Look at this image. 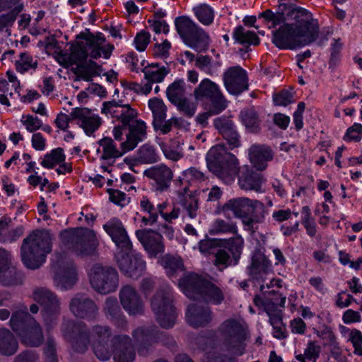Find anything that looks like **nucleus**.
Here are the masks:
<instances>
[{"mask_svg":"<svg viewBox=\"0 0 362 362\" xmlns=\"http://www.w3.org/2000/svg\"><path fill=\"white\" fill-rule=\"evenodd\" d=\"M62 334L72 349L78 353H84L92 343L96 357L100 361H107L113 355L115 362H132L135 351L131 337L127 334L116 335L107 344L111 335L109 327L95 325L89 333L83 322L67 320L63 323Z\"/></svg>","mask_w":362,"mask_h":362,"instance_id":"obj_1","label":"nucleus"},{"mask_svg":"<svg viewBox=\"0 0 362 362\" xmlns=\"http://www.w3.org/2000/svg\"><path fill=\"white\" fill-rule=\"evenodd\" d=\"M269 28L279 26L273 32L272 42L280 49H295L315 42L319 35L317 19L308 10L296 5H281L274 13L269 9L259 14Z\"/></svg>","mask_w":362,"mask_h":362,"instance_id":"obj_2","label":"nucleus"},{"mask_svg":"<svg viewBox=\"0 0 362 362\" xmlns=\"http://www.w3.org/2000/svg\"><path fill=\"white\" fill-rule=\"evenodd\" d=\"M222 210L224 214L232 211L235 218L241 219L244 229L250 233H254L258 229V225L265 220L264 204L247 197L230 199L223 204Z\"/></svg>","mask_w":362,"mask_h":362,"instance_id":"obj_3","label":"nucleus"},{"mask_svg":"<svg viewBox=\"0 0 362 362\" xmlns=\"http://www.w3.org/2000/svg\"><path fill=\"white\" fill-rule=\"evenodd\" d=\"M178 286L183 293L191 299L214 305H219L224 300L223 292L218 286L195 274L183 276Z\"/></svg>","mask_w":362,"mask_h":362,"instance_id":"obj_4","label":"nucleus"},{"mask_svg":"<svg viewBox=\"0 0 362 362\" xmlns=\"http://www.w3.org/2000/svg\"><path fill=\"white\" fill-rule=\"evenodd\" d=\"M207 167L224 182L230 184L234 180L239 169L238 158L226 151L224 145L211 147L206 157Z\"/></svg>","mask_w":362,"mask_h":362,"instance_id":"obj_5","label":"nucleus"},{"mask_svg":"<svg viewBox=\"0 0 362 362\" xmlns=\"http://www.w3.org/2000/svg\"><path fill=\"white\" fill-rule=\"evenodd\" d=\"M51 252V238L47 233H33L23 240L21 246V259L29 269L39 268L45 262L46 256Z\"/></svg>","mask_w":362,"mask_h":362,"instance_id":"obj_6","label":"nucleus"},{"mask_svg":"<svg viewBox=\"0 0 362 362\" xmlns=\"http://www.w3.org/2000/svg\"><path fill=\"white\" fill-rule=\"evenodd\" d=\"M78 37L85 42L78 43L74 49L71 58L74 63L86 60L88 56L95 59L101 57L106 59L110 57L114 47L105 43V38L102 33L94 35L91 33H81Z\"/></svg>","mask_w":362,"mask_h":362,"instance_id":"obj_7","label":"nucleus"},{"mask_svg":"<svg viewBox=\"0 0 362 362\" xmlns=\"http://www.w3.org/2000/svg\"><path fill=\"white\" fill-rule=\"evenodd\" d=\"M60 235L65 246L78 256H91L96 253L99 241L93 230L73 228L62 231Z\"/></svg>","mask_w":362,"mask_h":362,"instance_id":"obj_8","label":"nucleus"},{"mask_svg":"<svg viewBox=\"0 0 362 362\" xmlns=\"http://www.w3.org/2000/svg\"><path fill=\"white\" fill-rule=\"evenodd\" d=\"M173 300L172 288L168 284L158 288L151 300V308L156 321L165 329L173 327L177 317Z\"/></svg>","mask_w":362,"mask_h":362,"instance_id":"obj_9","label":"nucleus"},{"mask_svg":"<svg viewBox=\"0 0 362 362\" xmlns=\"http://www.w3.org/2000/svg\"><path fill=\"white\" fill-rule=\"evenodd\" d=\"M218 332L224 345L230 351L237 356L243 354L247 330L240 320L235 318L224 320L218 327Z\"/></svg>","mask_w":362,"mask_h":362,"instance_id":"obj_10","label":"nucleus"},{"mask_svg":"<svg viewBox=\"0 0 362 362\" xmlns=\"http://www.w3.org/2000/svg\"><path fill=\"white\" fill-rule=\"evenodd\" d=\"M175 26L185 44L189 47L197 52L207 47V34L189 17L182 16L175 18Z\"/></svg>","mask_w":362,"mask_h":362,"instance_id":"obj_11","label":"nucleus"},{"mask_svg":"<svg viewBox=\"0 0 362 362\" xmlns=\"http://www.w3.org/2000/svg\"><path fill=\"white\" fill-rule=\"evenodd\" d=\"M10 325L12 329L18 334L22 333L30 326L35 329L36 337L33 339L30 334L23 337V343L29 346H39L44 340V336L40 324L28 313L26 306L14 312L10 319Z\"/></svg>","mask_w":362,"mask_h":362,"instance_id":"obj_12","label":"nucleus"},{"mask_svg":"<svg viewBox=\"0 0 362 362\" xmlns=\"http://www.w3.org/2000/svg\"><path fill=\"white\" fill-rule=\"evenodd\" d=\"M88 278L92 288L101 294L115 291L119 285V275L117 270L112 267L100 263H96L91 267L88 272Z\"/></svg>","mask_w":362,"mask_h":362,"instance_id":"obj_13","label":"nucleus"},{"mask_svg":"<svg viewBox=\"0 0 362 362\" xmlns=\"http://www.w3.org/2000/svg\"><path fill=\"white\" fill-rule=\"evenodd\" d=\"M197 101H206L212 114H219L228 106V102L220 86L209 78H204L194 90Z\"/></svg>","mask_w":362,"mask_h":362,"instance_id":"obj_14","label":"nucleus"},{"mask_svg":"<svg viewBox=\"0 0 362 362\" xmlns=\"http://www.w3.org/2000/svg\"><path fill=\"white\" fill-rule=\"evenodd\" d=\"M32 298L42 306L41 313L45 325L52 327L61 312L60 300L57 295L47 288L38 287L33 289Z\"/></svg>","mask_w":362,"mask_h":362,"instance_id":"obj_15","label":"nucleus"},{"mask_svg":"<svg viewBox=\"0 0 362 362\" xmlns=\"http://www.w3.org/2000/svg\"><path fill=\"white\" fill-rule=\"evenodd\" d=\"M132 336L138 344V353L141 356L147 355L156 343L162 342L170 346L175 342L172 337L160 332L156 325L139 327L133 331Z\"/></svg>","mask_w":362,"mask_h":362,"instance_id":"obj_16","label":"nucleus"},{"mask_svg":"<svg viewBox=\"0 0 362 362\" xmlns=\"http://www.w3.org/2000/svg\"><path fill=\"white\" fill-rule=\"evenodd\" d=\"M55 275L54 281L56 286L62 290L71 288L78 280L76 267L72 260L62 254H55L52 259Z\"/></svg>","mask_w":362,"mask_h":362,"instance_id":"obj_17","label":"nucleus"},{"mask_svg":"<svg viewBox=\"0 0 362 362\" xmlns=\"http://www.w3.org/2000/svg\"><path fill=\"white\" fill-rule=\"evenodd\" d=\"M244 240L240 235L228 239L223 248L214 254V264L220 271L238 264L242 254Z\"/></svg>","mask_w":362,"mask_h":362,"instance_id":"obj_18","label":"nucleus"},{"mask_svg":"<svg viewBox=\"0 0 362 362\" xmlns=\"http://www.w3.org/2000/svg\"><path fill=\"white\" fill-rule=\"evenodd\" d=\"M124 251H116L115 257L120 271L127 276L137 279L141 276L146 268V263L140 254H132Z\"/></svg>","mask_w":362,"mask_h":362,"instance_id":"obj_19","label":"nucleus"},{"mask_svg":"<svg viewBox=\"0 0 362 362\" xmlns=\"http://www.w3.org/2000/svg\"><path fill=\"white\" fill-rule=\"evenodd\" d=\"M72 119L77 120L78 125L88 136H94V133L103 124L102 118L86 107H76L71 112Z\"/></svg>","mask_w":362,"mask_h":362,"instance_id":"obj_20","label":"nucleus"},{"mask_svg":"<svg viewBox=\"0 0 362 362\" xmlns=\"http://www.w3.org/2000/svg\"><path fill=\"white\" fill-rule=\"evenodd\" d=\"M103 228L116 245L117 251L122 250L127 253L132 250V243L119 218H111L103 225Z\"/></svg>","mask_w":362,"mask_h":362,"instance_id":"obj_21","label":"nucleus"},{"mask_svg":"<svg viewBox=\"0 0 362 362\" xmlns=\"http://www.w3.org/2000/svg\"><path fill=\"white\" fill-rule=\"evenodd\" d=\"M136 236L151 258L156 257L165 251L162 235L153 230H137Z\"/></svg>","mask_w":362,"mask_h":362,"instance_id":"obj_22","label":"nucleus"},{"mask_svg":"<svg viewBox=\"0 0 362 362\" xmlns=\"http://www.w3.org/2000/svg\"><path fill=\"white\" fill-rule=\"evenodd\" d=\"M123 126L128 127V133L126 134V141L121 144L120 148L124 152H128L135 148L139 142L146 138L147 127L144 121L136 119V117L128 119Z\"/></svg>","mask_w":362,"mask_h":362,"instance_id":"obj_23","label":"nucleus"},{"mask_svg":"<svg viewBox=\"0 0 362 362\" xmlns=\"http://www.w3.org/2000/svg\"><path fill=\"white\" fill-rule=\"evenodd\" d=\"M223 83L229 93L239 95L247 90V76L240 66L228 68L223 74Z\"/></svg>","mask_w":362,"mask_h":362,"instance_id":"obj_24","label":"nucleus"},{"mask_svg":"<svg viewBox=\"0 0 362 362\" xmlns=\"http://www.w3.org/2000/svg\"><path fill=\"white\" fill-rule=\"evenodd\" d=\"M69 310L77 317L93 320L98 314V308L95 302L83 294H77L69 303Z\"/></svg>","mask_w":362,"mask_h":362,"instance_id":"obj_25","label":"nucleus"},{"mask_svg":"<svg viewBox=\"0 0 362 362\" xmlns=\"http://www.w3.org/2000/svg\"><path fill=\"white\" fill-rule=\"evenodd\" d=\"M119 300L124 310L129 315H141L144 303L137 291L130 285L124 286L119 291Z\"/></svg>","mask_w":362,"mask_h":362,"instance_id":"obj_26","label":"nucleus"},{"mask_svg":"<svg viewBox=\"0 0 362 362\" xmlns=\"http://www.w3.org/2000/svg\"><path fill=\"white\" fill-rule=\"evenodd\" d=\"M11 254L0 249V283L5 286H13L21 283V274L11 265Z\"/></svg>","mask_w":362,"mask_h":362,"instance_id":"obj_27","label":"nucleus"},{"mask_svg":"<svg viewBox=\"0 0 362 362\" xmlns=\"http://www.w3.org/2000/svg\"><path fill=\"white\" fill-rule=\"evenodd\" d=\"M248 157L256 170L263 171L267 168L268 163L273 160L274 152L267 145L255 144L248 148Z\"/></svg>","mask_w":362,"mask_h":362,"instance_id":"obj_28","label":"nucleus"},{"mask_svg":"<svg viewBox=\"0 0 362 362\" xmlns=\"http://www.w3.org/2000/svg\"><path fill=\"white\" fill-rule=\"evenodd\" d=\"M144 175L153 181V187L159 192L169 187L173 177L172 170L165 165L151 167L144 171Z\"/></svg>","mask_w":362,"mask_h":362,"instance_id":"obj_29","label":"nucleus"},{"mask_svg":"<svg viewBox=\"0 0 362 362\" xmlns=\"http://www.w3.org/2000/svg\"><path fill=\"white\" fill-rule=\"evenodd\" d=\"M101 112L107 116L118 119L122 124L128 119L137 117V112L129 105H122L120 102L115 100L104 102Z\"/></svg>","mask_w":362,"mask_h":362,"instance_id":"obj_30","label":"nucleus"},{"mask_svg":"<svg viewBox=\"0 0 362 362\" xmlns=\"http://www.w3.org/2000/svg\"><path fill=\"white\" fill-rule=\"evenodd\" d=\"M185 315L187 323L193 327H204L213 318L212 312L208 306L199 305L197 303L190 304Z\"/></svg>","mask_w":362,"mask_h":362,"instance_id":"obj_31","label":"nucleus"},{"mask_svg":"<svg viewBox=\"0 0 362 362\" xmlns=\"http://www.w3.org/2000/svg\"><path fill=\"white\" fill-rule=\"evenodd\" d=\"M272 262L264 254L257 253L252 257L248 273L253 280L264 282L267 275L272 272Z\"/></svg>","mask_w":362,"mask_h":362,"instance_id":"obj_32","label":"nucleus"},{"mask_svg":"<svg viewBox=\"0 0 362 362\" xmlns=\"http://www.w3.org/2000/svg\"><path fill=\"white\" fill-rule=\"evenodd\" d=\"M103 310L105 317L116 327L121 329H124L126 328L127 321L121 310L116 298H107Z\"/></svg>","mask_w":362,"mask_h":362,"instance_id":"obj_33","label":"nucleus"},{"mask_svg":"<svg viewBox=\"0 0 362 362\" xmlns=\"http://www.w3.org/2000/svg\"><path fill=\"white\" fill-rule=\"evenodd\" d=\"M264 182L265 179L262 174L249 169L242 173L238 178V184L241 189L257 192H262V185Z\"/></svg>","mask_w":362,"mask_h":362,"instance_id":"obj_34","label":"nucleus"},{"mask_svg":"<svg viewBox=\"0 0 362 362\" xmlns=\"http://www.w3.org/2000/svg\"><path fill=\"white\" fill-rule=\"evenodd\" d=\"M177 204L181 209L182 217L195 219L199 214V200L190 194H182L179 197Z\"/></svg>","mask_w":362,"mask_h":362,"instance_id":"obj_35","label":"nucleus"},{"mask_svg":"<svg viewBox=\"0 0 362 362\" xmlns=\"http://www.w3.org/2000/svg\"><path fill=\"white\" fill-rule=\"evenodd\" d=\"M254 302L257 305H261L267 315L281 312L280 308H284L286 303V297L272 291V298L262 299L259 296L254 298Z\"/></svg>","mask_w":362,"mask_h":362,"instance_id":"obj_36","label":"nucleus"},{"mask_svg":"<svg viewBox=\"0 0 362 362\" xmlns=\"http://www.w3.org/2000/svg\"><path fill=\"white\" fill-rule=\"evenodd\" d=\"M170 69L158 63H152L142 69L144 78L151 83H161L165 76L170 73Z\"/></svg>","mask_w":362,"mask_h":362,"instance_id":"obj_37","label":"nucleus"},{"mask_svg":"<svg viewBox=\"0 0 362 362\" xmlns=\"http://www.w3.org/2000/svg\"><path fill=\"white\" fill-rule=\"evenodd\" d=\"M98 152H102L100 158L103 160L115 159L121 157L126 152L121 148H117L114 141L110 137H104L98 141Z\"/></svg>","mask_w":362,"mask_h":362,"instance_id":"obj_38","label":"nucleus"},{"mask_svg":"<svg viewBox=\"0 0 362 362\" xmlns=\"http://www.w3.org/2000/svg\"><path fill=\"white\" fill-rule=\"evenodd\" d=\"M18 349V342L7 329H0V352L5 356L14 354Z\"/></svg>","mask_w":362,"mask_h":362,"instance_id":"obj_39","label":"nucleus"},{"mask_svg":"<svg viewBox=\"0 0 362 362\" xmlns=\"http://www.w3.org/2000/svg\"><path fill=\"white\" fill-rule=\"evenodd\" d=\"M38 61L28 52H21L15 60V67L18 73L22 74L28 71H35Z\"/></svg>","mask_w":362,"mask_h":362,"instance_id":"obj_40","label":"nucleus"},{"mask_svg":"<svg viewBox=\"0 0 362 362\" xmlns=\"http://www.w3.org/2000/svg\"><path fill=\"white\" fill-rule=\"evenodd\" d=\"M159 262L170 278H173L177 272L183 270V263L179 257L166 255L159 260Z\"/></svg>","mask_w":362,"mask_h":362,"instance_id":"obj_41","label":"nucleus"},{"mask_svg":"<svg viewBox=\"0 0 362 362\" xmlns=\"http://www.w3.org/2000/svg\"><path fill=\"white\" fill-rule=\"evenodd\" d=\"M101 71V66L96 62L90 61L88 64L83 66H78L75 69V74L77 80H83L90 81L94 76H99Z\"/></svg>","mask_w":362,"mask_h":362,"instance_id":"obj_42","label":"nucleus"},{"mask_svg":"<svg viewBox=\"0 0 362 362\" xmlns=\"http://www.w3.org/2000/svg\"><path fill=\"white\" fill-rule=\"evenodd\" d=\"M237 225L232 221H225L220 218H215L211 224L209 233L212 235L237 234Z\"/></svg>","mask_w":362,"mask_h":362,"instance_id":"obj_43","label":"nucleus"},{"mask_svg":"<svg viewBox=\"0 0 362 362\" xmlns=\"http://www.w3.org/2000/svg\"><path fill=\"white\" fill-rule=\"evenodd\" d=\"M240 117L246 130L250 133H258L261 128V120L257 113L252 109L246 110L240 112Z\"/></svg>","mask_w":362,"mask_h":362,"instance_id":"obj_44","label":"nucleus"},{"mask_svg":"<svg viewBox=\"0 0 362 362\" xmlns=\"http://www.w3.org/2000/svg\"><path fill=\"white\" fill-rule=\"evenodd\" d=\"M195 66L205 74L209 76H214L217 75L221 63L213 60L209 56L199 55L195 59Z\"/></svg>","mask_w":362,"mask_h":362,"instance_id":"obj_45","label":"nucleus"},{"mask_svg":"<svg viewBox=\"0 0 362 362\" xmlns=\"http://www.w3.org/2000/svg\"><path fill=\"white\" fill-rule=\"evenodd\" d=\"M322 352L321 346L315 341H309L304 349L303 354H296L295 357L299 362H317Z\"/></svg>","mask_w":362,"mask_h":362,"instance_id":"obj_46","label":"nucleus"},{"mask_svg":"<svg viewBox=\"0 0 362 362\" xmlns=\"http://www.w3.org/2000/svg\"><path fill=\"white\" fill-rule=\"evenodd\" d=\"M168 205V202H164L155 206L147 197H142L140 200L141 209L148 214L150 220L153 222H157L158 214L160 215L162 210H165Z\"/></svg>","mask_w":362,"mask_h":362,"instance_id":"obj_47","label":"nucleus"},{"mask_svg":"<svg viewBox=\"0 0 362 362\" xmlns=\"http://www.w3.org/2000/svg\"><path fill=\"white\" fill-rule=\"evenodd\" d=\"M233 36L236 42L242 45H257L259 43V39L255 32L247 30L242 26L234 29Z\"/></svg>","mask_w":362,"mask_h":362,"instance_id":"obj_48","label":"nucleus"},{"mask_svg":"<svg viewBox=\"0 0 362 362\" xmlns=\"http://www.w3.org/2000/svg\"><path fill=\"white\" fill-rule=\"evenodd\" d=\"M185 83L183 79H176L168 86L166 89V95L171 103H177L180 100L185 96Z\"/></svg>","mask_w":362,"mask_h":362,"instance_id":"obj_49","label":"nucleus"},{"mask_svg":"<svg viewBox=\"0 0 362 362\" xmlns=\"http://www.w3.org/2000/svg\"><path fill=\"white\" fill-rule=\"evenodd\" d=\"M137 160L141 163H153L159 160V154L155 146L146 144L138 149Z\"/></svg>","mask_w":362,"mask_h":362,"instance_id":"obj_50","label":"nucleus"},{"mask_svg":"<svg viewBox=\"0 0 362 362\" xmlns=\"http://www.w3.org/2000/svg\"><path fill=\"white\" fill-rule=\"evenodd\" d=\"M66 156L62 148H56L51 151L49 153H47L40 164L45 168H52L56 165L64 163Z\"/></svg>","mask_w":362,"mask_h":362,"instance_id":"obj_51","label":"nucleus"},{"mask_svg":"<svg viewBox=\"0 0 362 362\" xmlns=\"http://www.w3.org/2000/svg\"><path fill=\"white\" fill-rule=\"evenodd\" d=\"M193 11L199 21L203 25H208L213 22L214 11L209 5L200 4L194 7Z\"/></svg>","mask_w":362,"mask_h":362,"instance_id":"obj_52","label":"nucleus"},{"mask_svg":"<svg viewBox=\"0 0 362 362\" xmlns=\"http://www.w3.org/2000/svg\"><path fill=\"white\" fill-rule=\"evenodd\" d=\"M148 105L153 114V121H160L161 119L166 118L167 107L161 99L151 98L148 100Z\"/></svg>","mask_w":362,"mask_h":362,"instance_id":"obj_53","label":"nucleus"},{"mask_svg":"<svg viewBox=\"0 0 362 362\" xmlns=\"http://www.w3.org/2000/svg\"><path fill=\"white\" fill-rule=\"evenodd\" d=\"M177 109L188 117H192L196 112L197 105L189 100L186 96L182 98L177 103L173 104Z\"/></svg>","mask_w":362,"mask_h":362,"instance_id":"obj_54","label":"nucleus"},{"mask_svg":"<svg viewBox=\"0 0 362 362\" xmlns=\"http://www.w3.org/2000/svg\"><path fill=\"white\" fill-rule=\"evenodd\" d=\"M13 11L0 15V33L7 36L11 35V28L14 23L16 16Z\"/></svg>","mask_w":362,"mask_h":362,"instance_id":"obj_55","label":"nucleus"},{"mask_svg":"<svg viewBox=\"0 0 362 362\" xmlns=\"http://www.w3.org/2000/svg\"><path fill=\"white\" fill-rule=\"evenodd\" d=\"M183 179L189 183L201 182L206 179L205 174L196 168L191 167L182 173Z\"/></svg>","mask_w":362,"mask_h":362,"instance_id":"obj_56","label":"nucleus"},{"mask_svg":"<svg viewBox=\"0 0 362 362\" xmlns=\"http://www.w3.org/2000/svg\"><path fill=\"white\" fill-rule=\"evenodd\" d=\"M179 124V119L177 117H171L165 120L161 119L160 121H153V126L156 131H160L162 134H166L172 130L173 126Z\"/></svg>","mask_w":362,"mask_h":362,"instance_id":"obj_57","label":"nucleus"},{"mask_svg":"<svg viewBox=\"0 0 362 362\" xmlns=\"http://www.w3.org/2000/svg\"><path fill=\"white\" fill-rule=\"evenodd\" d=\"M362 138V124L354 123L349 127L344 136V140L347 142L359 141Z\"/></svg>","mask_w":362,"mask_h":362,"instance_id":"obj_58","label":"nucleus"},{"mask_svg":"<svg viewBox=\"0 0 362 362\" xmlns=\"http://www.w3.org/2000/svg\"><path fill=\"white\" fill-rule=\"evenodd\" d=\"M214 126L221 135L235 127L233 122L228 117L221 116L214 119Z\"/></svg>","mask_w":362,"mask_h":362,"instance_id":"obj_59","label":"nucleus"},{"mask_svg":"<svg viewBox=\"0 0 362 362\" xmlns=\"http://www.w3.org/2000/svg\"><path fill=\"white\" fill-rule=\"evenodd\" d=\"M21 122L29 132H34L40 129L42 126V120L33 115H23Z\"/></svg>","mask_w":362,"mask_h":362,"instance_id":"obj_60","label":"nucleus"},{"mask_svg":"<svg viewBox=\"0 0 362 362\" xmlns=\"http://www.w3.org/2000/svg\"><path fill=\"white\" fill-rule=\"evenodd\" d=\"M150 40L151 34L145 30H141L136 34L134 40L136 49L140 52L144 51L149 44Z\"/></svg>","mask_w":362,"mask_h":362,"instance_id":"obj_61","label":"nucleus"},{"mask_svg":"<svg viewBox=\"0 0 362 362\" xmlns=\"http://www.w3.org/2000/svg\"><path fill=\"white\" fill-rule=\"evenodd\" d=\"M353 302H356V299L345 291H341L335 296V305L339 308H348Z\"/></svg>","mask_w":362,"mask_h":362,"instance_id":"obj_62","label":"nucleus"},{"mask_svg":"<svg viewBox=\"0 0 362 362\" xmlns=\"http://www.w3.org/2000/svg\"><path fill=\"white\" fill-rule=\"evenodd\" d=\"M110 200L120 206H124L129 202V198L127 194L118 189H108Z\"/></svg>","mask_w":362,"mask_h":362,"instance_id":"obj_63","label":"nucleus"},{"mask_svg":"<svg viewBox=\"0 0 362 362\" xmlns=\"http://www.w3.org/2000/svg\"><path fill=\"white\" fill-rule=\"evenodd\" d=\"M349 341L353 345L354 354H360V350L362 349V333L360 330L353 329L351 330L349 335Z\"/></svg>","mask_w":362,"mask_h":362,"instance_id":"obj_64","label":"nucleus"}]
</instances>
